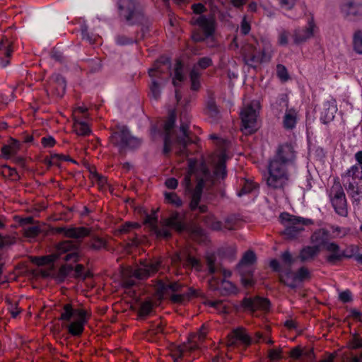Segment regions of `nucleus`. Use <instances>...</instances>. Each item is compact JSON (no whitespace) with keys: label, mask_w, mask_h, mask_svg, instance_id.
Returning a JSON list of instances; mask_svg holds the SVG:
<instances>
[{"label":"nucleus","mask_w":362,"mask_h":362,"mask_svg":"<svg viewBox=\"0 0 362 362\" xmlns=\"http://www.w3.org/2000/svg\"><path fill=\"white\" fill-rule=\"evenodd\" d=\"M66 86L64 78L59 74H54L50 78L47 91L57 97H62L65 93Z\"/></svg>","instance_id":"393cba45"},{"label":"nucleus","mask_w":362,"mask_h":362,"mask_svg":"<svg viewBox=\"0 0 362 362\" xmlns=\"http://www.w3.org/2000/svg\"><path fill=\"white\" fill-rule=\"evenodd\" d=\"M354 49L360 54H362V31H357L354 33L353 38Z\"/></svg>","instance_id":"c03bdc74"},{"label":"nucleus","mask_w":362,"mask_h":362,"mask_svg":"<svg viewBox=\"0 0 362 362\" xmlns=\"http://www.w3.org/2000/svg\"><path fill=\"white\" fill-rule=\"evenodd\" d=\"M289 33L286 30H281L279 34L278 42L281 45H286L288 42Z\"/></svg>","instance_id":"13d9d810"},{"label":"nucleus","mask_w":362,"mask_h":362,"mask_svg":"<svg viewBox=\"0 0 362 362\" xmlns=\"http://www.w3.org/2000/svg\"><path fill=\"white\" fill-rule=\"evenodd\" d=\"M227 156L225 151L221 150L211 156V162L214 165V173L216 178L224 179L226 177L227 172L226 169V161Z\"/></svg>","instance_id":"4be33fe9"},{"label":"nucleus","mask_w":362,"mask_h":362,"mask_svg":"<svg viewBox=\"0 0 362 362\" xmlns=\"http://www.w3.org/2000/svg\"><path fill=\"white\" fill-rule=\"evenodd\" d=\"M342 184L353 203L362 204V167L354 165L341 175Z\"/></svg>","instance_id":"0eeeda50"},{"label":"nucleus","mask_w":362,"mask_h":362,"mask_svg":"<svg viewBox=\"0 0 362 362\" xmlns=\"http://www.w3.org/2000/svg\"><path fill=\"white\" fill-rule=\"evenodd\" d=\"M280 218L283 221H286L283 234L288 240L297 238L304 230V226L308 223H311L310 220L292 216L288 214H281Z\"/></svg>","instance_id":"9b49d317"},{"label":"nucleus","mask_w":362,"mask_h":362,"mask_svg":"<svg viewBox=\"0 0 362 362\" xmlns=\"http://www.w3.org/2000/svg\"><path fill=\"white\" fill-rule=\"evenodd\" d=\"M221 288L226 291L227 293H236L238 288L230 281L224 280L221 282Z\"/></svg>","instance_id":"8fccbe9b"},{"label":"nucleus","mask_w":362,"mask_h":362,"mask_svg":"<svg viewBox=\"0 0 362 362\" xmlns=\"http://www.w3.org/2000/svg\"><path fill=\"white\" fill-rule=\"evenodd\" d=\"M339 300L343 303H348L352 300V294L350 291L346 290L339 294Z\"/></svg>","instance_id":"052dcab7"},{"label":"nucleus","mask_w":362,"mask_h":362,"mask_svg":"<svg viewBox=\"0 0 362 362\" xmlns=\"http://www.w3.org/2000/svg\"><path fill=\"white\" fill-rule=\"evenodd\" d=\"M196 346V344L190 345L187 341V343L176 346L172 351V356L174 358V361L176 362L178 359L182 358L186 352L195 350Z\"/></svg>","instance_id":"f704fd0d"},{"label":"nucleus","mask_w":362,"mask_h":362,"mask_svg":"<svg viewBox=\"0 0 362 362\" xmlns=\"http://www.w3.org/2000/svg\"><path fill=\"white\" fill-rule=\"evenodd\" d=\"M13 52L11 43L7 39L0 42V64L3 67L6 66L9 63V57Z\"/></svg>","instance_id":"473e14b6"},{"label":"nucleus","mask_w":362,"mask_h":362,"mask_svg":"<svg viewBox=\"0 0 362 362\" xmlns=\"http://www.w3.org/2000/svg\"><path fill=\"white\" fill-rule=\"evenodd\" d=\"M310 278V274L309 270L303 267L300 268L296 274L288 272L286 274H281L280 279L281 282L288 286L295 288L297 286L298 283L308 280Z\"/></svg>","instance_id":"aec40b11"},{"label":"nucleus","mask_w":362,"mask_h":362,"mask_svg":"<svg viewBox=\"0 0 362 362\" xmlns=\"http://www.w3.org/2000/svg\"><path fill=\"white\" fill-rule=\"evenodd\" d=\"M329 231L324 229L320 228L315 230L311 236V242L315 244V246H318L320 249L321 246H325L328 243L329 239Z\"/></svg>","instance_id":"72a5a7b5"},{"label":"nucleus","mask_w":362,"mask_h":362,"mask_svg":"<svg viewBox=\"0 0 362 362\" xmlns=\"http://www.w3.org/2000/svg\"><path fill=\"white\" fill-rule=\"evenodd\" d=\"M256 260L255 255L252 251H247L243 255L238 264V270L241 274V281L244 286H252L254 281L252 276V265Z\"/></svg>","instance_id":"dca6fc26"},{"label":"nucleus","mask_w":362,"mask_h":362,"mask_svg":"<svg viewBox=\"0 0 362 362\" xmlns=\"http://www.w3.org/2000/svg\"><path fill=\"white\" fill-rule=\"evenodd\" d=\"M317 27L315 23L314 18H308L307 23L303 27H298L293 30L291 37L293 43L301 45L311 39L316 33Z\"/></svg>","instance_id":"f3484780"},{"label":"nucleus","mask_w":362,"mask_h":362,"mask_svg":"<svg viewBox=\"0 0 362 362\" xmlns=\"http://www.w3.org/2000/svg\"><path fill=\"white\" fill-rule=\"evenodd\" d=\"M358 252V247L356 245H351L348 246L345 250H342V259L343 258H351L356 257V254Z\"/></svg>","instance_id":"09e8293b"},{"label":"nucleus","mask_w":362,"mask_h":362,"mask_svg":"<svg viewBox=\"0 0 362 362\" xmlns=\"http://www.w3.org/2000/svg\"><path fill=\"white\" fill-rule=\"evenodd\" d=\"M318 246H307L303 248L300 252L299 257L301 261L310 260L316 256L320 252Z\"/></svg>","instance_id":"e433bc0d"},{"label":"nucleus","mask_w":362,"mask_h":362,"mask_svg":"<svg viewBox=\"0 0 362 362\" xmlns=\"http://www.w3.org/2000/svg\"><path fill=\"white\" fill-rule=\"evenodd\" d=\"M197 183L196 187L192 192L191 195V202L189 204V206L191 210H195L199 208L200 212L203 213L206 211V206L205 205L199 206V203L201 199V196L202 194V189L204 187V177L199 178L197 176Z\"/></svg>","instance_id":"a878e982"},{"label":"nucleus","mask_w":362,"mask_h":362,"mask_svg":"<svg viewBox=\"0 0 362 362\" xmlns=\"http://www.w3.org/2000/svg\"><path fill=\"white\" fill-rule=\"evenodd\" d=\"M206 335V328L203 325L199 332L196 334H191L188 338V342L190 345L196 344V349H197L199 346V343H201Z\"/></svg>","instance_id":"58836bf2"},{"label":"nucleus","mask_w":362,"mask_h":362,"mask_svg":"<svg viewBox=\"0 0 362 362\" xmlns=\"http://www.w3.org/2000/svg\"><path fill=\"white\" fill-rule=\"evenodd\" d=\"M257 188V185L252 181L245 180L244 184L241 189L238 192V196L241 197L243 195L249 194Z\"/></svg>","instance_id":"79ce46f5"},{"label":"nucleus","mask_w":362,"mask_h":362,"mask_svg":"<svg viewBox=\"0 0 362 362\" xmlns=\"http://www.w3.org/2000/svg\"><path fill=\"white\" fill-rule=\"evenodd\" d=\"M280 103L284 104L286 107L281 117L282 126L287 131L293 130L296 128L300 119L299 111L294 107H289L286 97H282L280 99Z\"/></svg>","instance_id":"6ab92c4d"},{"label":"nucleus","mask_w":362,"mask_h":362,"mask_svg":"<svg viewBox=\"0 0 362 362\" xmlns=\"http://www.w3.org/2000/svg\"><path fill=\"white\" fill-rule=\"evenodd\" d=\"M257 45L259 47L258 49L252 44L247 45L243 48L245 62L252 67H256L262 63L268 62L272 58V49L269 43H267L264 47H261L259 43H257Z\"/></svg>","instance_id":"1a4fd4ad"},{"label":"nucleus","mask_w":362,"mask_h":362,"mask_svg":"<svg viewBox=\"0 0 362 362\" xmlns=\"http://www.w3.org/2000/svg\"><path fill=\"white\" fill-rule=\"evenodd\" d=\"M164 197L165 202L174 206L179 207L182 204L181 199L175 192H165Z\"/></svg>","instance_id":"a19ab883"},{"label":"nucleus","mask_w":362,"mask_h":362,"mask_svg":"<svg viewBox=\"0 0 362 362\" xmlns=\"http://www.w3.org/2000/svg\"><path fill=\"white\" fill-rule=\"evenodd\" d=\"M152 310V305L150 302H144L139 309V314L142 316L148 315Z\"/></svg>","instance_id":"4d7b16f0"},{"label":"nucleus","mask_w":362,"mask_h":362,"mask_svg":"<svg viewBox=\"0 0 362 362\" xmlns=\"http://www.w3.org/2000/svg\"><path fill=\"white\" fill-rule=\"evenodd\" d=\"M329 197L335 212L341 216L348 215L346 199L340 183H334L329 192Z\"/></svg>","instance_id":"ddd939ff"},{"label":"nucleus","mask_w":362,"mask_h":362,"mask_svg":"<svg viewBox=\"0 0 362 362\" xmlns=\"http://www.w3.org/2000/svg\"><path fill=\"white\" fill-rule=\"evenodd\" d=\"M175 112L173 111L164 124L165 136L164 139L163 152L165 154H168L172 150L173 146L177 144L180 146L179 153L185 154L186 146L189 143L192 142V139L189 136V132L188 131L189 117L187 112H183L180 115V132H182V136L174 138L173 128L175 125Z\"/></svg>","instance_id":"f03ea898"},{"label":"nucleus","mask_w":362,"mask_h":362,"mask_svg":"<svg viewBox=\"0 0 362 362\" xmlns=\"http://www.w3.org/2000/svg\"><path fill=\"white\" fill-rule=\"evenodd\" d=\"M289 356L291 358L300 362H310L314 358V352L312 349L296 346L291 350Z\"/></svg>","instance_id":"c85d7f7f"},{"label":"nucleus","mask_w":362,"mask_h":362,"mask_svg":"<svg viewBox=\"0 0 362 362\" xmlns=\"http://www.w3.org/2000/svg\"><path fill=\"white\" fill-rule=\"evenodd\" d=\"M72 269L71 266L64 265L61 267L56 275V279L59 281H63Z\"/></svg>","instance_id":"49530a36"},{"label":"nucleus","mask_w":362,"mask_h":362,"mask_svg":"<svg viewBox=\"0 0 362 362\" xmlns=\"http://www.w3.org/2000/svg\"><path fill=\"white\" fill-rule=\"evenodd\" d=\"M206 305L215 308L219 313H226V306L222 301L220 300H208Z\"/></svg>","instance_id":"603ef678"},{"label":"nucleus","mask_w":362,"mask_h":362,"mask_svg":"<svg viewBox=\"0 0 362 362\" xmlns=\"http://www.w3.org/2000/svg\"><path fill=\"white\" fill-rule=\"evenodd\" d=\"M240 31L243 34L247 35L250 31V23L247 21V18L244 16L240 25Z\"/></svg>","instance_id":"e2e57ef3"},{"label":"nucleus","mask_w":362,"mask_h":362,"mask_svg":"<svg viewBox=\"0 0 362 362\" xmlns=\"http://www.w3.org/2000/svg\"><path fill=\"white\" fill-rule=\"evenodd\" d=\"M212 64V61L209 57H203L201 58L198 63L194 66L191 72H190V81H191V88L194 90H197L199 88L200 82L199 78L201 76V73L199 71V69H204L207 67L210 66Z\"/></svg>","instance_id":"b1692460"},{"label":"nucleus","mask_w":362,"mask_h":362,"mask_svg":"<svg viewBox=\"0 0 362 362\" xmlns=\"http://www.w3.org/2000/svg\"><path fill=\"white\" fill-rule=\"evenodd\" d=\"M138 227L139 224L136 223L126 222L124 224L120 226L117 231L120 233H127L131 231L132 229Z\"/></svg>","instance_id":"5fc2aeb1"},{"label":"nucleus","mask_w":362,"mask_h":362,"mask_svg":"<svg viewBox=\"0 0 362 362\" xmlns=\"http://www.w3.org/2000/svg\"><path fill=\"white\" fill-rule=\"evenodd\" d=\"M20 148V143L15 139H11L8 145L4 146L1 148L2 154L9 158L11 156H14L17 153Z\"/></svg>","instance_id":"4c0bfd02"},{"label":"nucleus","mask_w":362,"mask_h":362,"mask_svg":"<svg viewBox=\"0 0 362 362\" xmlns=\"http://www.w3.org/2000/svg\"><path fill=\"white\" fill-rule=\"evenodd\" d=\"M192 23L197 25L203 32L195 31L192 35V39L196 42L203 41L205 38L211 36L215 30V20L212 16L206 17L199 16L192 19Z\"/></svg>","instance_id":"2eb2a0df"},{"label":"nucleus","mask_w":362,"mask_h":362,"mask_svg":"<svg viewBox=\"0 0 362 362\" xmlns=\"http://www.w3.org/2000/svg\"><path fill=\"white\" fill-rule=\"evenodd\" d=\"M205 223L213 230H221L222 228L221 222L217 221L216 218L212 216H208L204 219Z\"/></svg>","instance_id":"a18cd8bd"},{"label":"nucleus","mask_w":362,"mask_h":362,"mask_svg":"<svg viewBox=\"0 0 362 362\" xmlns=\"http://www.w3.org/2000/svg\"><path fill=\"white\" fill-rule=\"evenodd\" d=\"M74 132L79 136H88L91 133L89 125L83 121L75 119L73 125Z\"/></svg>","instance_id":"ea45409f"},{"label":"nucleus","mask_w":362,"mask_h":362,"mask_svg":"<svg viewBox=\"0 0 362 362\" xmlns=\"http://www.w3.org/2000/svg\"><path fill=\"white\" fill-rule=\"evenodd\" d=\"M132 42L133 40L132 39L128 38L124 35L117 36L116 38V43L119 45H125Z\"/></svg>","instance_id":"69168bd1"},{"label":"nucleus","mask_w":362,"mask_h":362,"mask_svg":"<svg viewBox=\"0 0 362 362\" xmlns=\"http://www.w3.org/2000/svg\"><path fill=\"white\" fill-rule=\"evenodd\" d=\"M325 248L329 252L327 257V262L334 264L342 259V250L337 243L329 242L325 245Z\"/></svg>","instance_id":"2f4dec72"},{"label":"nucleus","mask_w":362,"mask_h":362,"mask_svg":"<svg viewBox=\"0 0 362 362\" xmlns=\"http://www.w3.org/2000/svg\"><path fill=\"white\" fill-rule=\"evenodd\" d=\"M79 244L76 241L65 240L59 243L54 255V258L66 262H76L79 259Z\"/></svg>","instance_id":"f8f14e48"},{"label":"nucleus","mask_w":362,"mask_h":362,"mask_svg":"<svg viewBox=\"0 0 362 362\" xmlns=\"http://www.w3.org/2000/svg\"><path fill=\"white\" fill-rule=\"evenodd\" d=\"M145 222L149 224L157 236L163 238L170 237V229L182 232L187 228L185 216L176 211L171 213L169 217L162 220L161 227L157 226V219L153 216H148Z\"/></svg>","instance_id":"39448f33"},{"label":"nucleus","mask_w":362,"mask_h":362,"mask_svg":"<svg viewBox=\"0 0 362 362\" xmlns=\"http://www.w3.org/2000/svg\"><path fill=\"white\" fill-rule=\"evenodd\" d=\"M296 146L291 142L279 144L269 159L267 183L273 189H282L290 179L288 168L293 166L297 159Z\"/></svg>","instance_id":"f257e3e1"},{"label":"nucleus","mask_w":362,"mask_h":362,"mask_svg":"<svg viewBox=\"0 0 362 362\" xmlns=\"http://www.w3.org/2000/svg\"><path fill=\"white\" fill-rule=\"evenodd\" d=\"M168 69L169 63L168 62H156L153 67L148 71L149 76L152 79L151 84L150 85V95L154 100H158L160 95V87L156 79L161 78L162 73Z\"/></svg>","instance_id":"a211bd4d"},{"label":"nucleus","mask_w":362,"mask_h":362,"mask_svg":"<svg viewBox=\"0 0 362 362\" xmlns=\"http://www.w3.org/2000/svg\"><path fill=\"white\" fill-rule=\"evenodd\" d=\"M340 10L346 17L352 18L362 16V0H345Z\"/></svg>","instance_id":"5701e85b"},{"label":"nucleus","mask_w":362,"mask_h":362,"mask_svg":"<svg viewBox=\"0 0 362 362\" xmlns=\"http://www.w3.org/2000/svg\"><path fill=\"white\" fill-rule=\"evenodd\" d=\"M337 111V107L334 100L325 102L323 104L320 119L324 124L330 122L334 118Z\"/></svg>","instance_id":"7c9ffc66"},{"label":"nucleus","mask_w":362,"mask_h":362,"mask_svg":"<svg viewBox=\"0 0 362 362\" xmlns=\"http://www.w3.org/2000/svg\"><path fill=\"white\" fill-rule=\"evenodd\" d=\"M259 109L260 104L257 100H252L247 104H244L240 112L241 129L244 134H251L258 129L257 117Z\"/></svg>","instance_id":"6e6552de"},{"label":"nucleus","mask_w":362,"mask_h":362,"mask_svg":"<svg viewBox=\"0 0 362 362\" xmlns=\"http://www.w3.org/2000/svg\"><path fill=\"white\" fill-rule=\"evenodd\" d=\"M189 169L188 173L185 175L182 185L185 186L187 191H189L191 188V179L194 175V166L192 161L189 162Z\"/></svg>","instance_id":"de8ad7c7"},{"label":"nucleus","mask_w":362,"mask_h":362,"mask_svg":"<svg viewBox=\"0 0 362 362\" xmlns=\"http://www.w3.org/2000/svg\"><path fill=\"white\" fill-rule=\"evenodd\" d=\"M172 262L175 265L182 263L184 267L191 269L194 268L197 271H199L202 269V264L199 259L192 257L187 252L175 253L172 257Z\"/></svg>","instance_id":"412c9836"},{"label":"nucleus","mask_w":362,"mask_h":362,"mask_svg":"<svg viewBox=\"0 0 362 362\" xmlns=\"http://www.w3.org/2000/svg\"><path fill=\"white\" fill-rule=\"evenodd\" d=\"M4 173H8L9 176L11 177V178L13 180H18L19 179V175L16 171V170L15 168H13L11 167H9V166H7V165H5L4 167Z\"/></svg>","instance_id":"0e129e2a"},{"label":"nucleus","mask_w":362,"mask_h":362,"mask_svg":"<svg viewBox=\"0 0 362 362\" xmlns=\"http://www.w3.org/2000/svg\"><path fill=\"white\" fill-rule=\"evenodd\" d=\"M112 145L117 148L120 153L134 149L141 144V141L132 136L125 126H119L110 138Z\"/></svg>","instance_id":"9d476101"},{"label":"nucleus","mask_w":362,"mask_h":362,"mask_svg":"<svg viewBox=\"0 0 362 362\" xmlns=\"http://www.w3.org/2000/svg\"><path fill=\"white\" fill-rule=\"evenodd\" d=\"M269 301L267 298L256 297L245 298L243 301L244 308L254 312L256 310H267L269 308Z\"/></svg>","instance_id":"cd10ccee"},{"label":"nucleus","mask_w":362,"mask_h":362,"mask_svg":"<svg viewBox=\"0 0 362 362\" xmlns=\"http://www.w3.org/2000/svg\"><path fill=\"white\" fill-rule=\"evenodd\" d=\"M156 293L159 298L168 296L173 303H184L197 296V291L180 282H164L158 281L156 286Z\"/></svg>","instance_id":"7ed1b4c3"},{"label":"nucleus","mask_w":362,"mask_h":362,"mask_svg":"<svg viewBox=\"0 0 362 362\" xmlns=\"http://www.w3.org/2000/svg\"><path fill=\"white\" fill-rule=\"evenodd\" d=\"M118 5L121 16L129 24L139 23L143 19V14L134 0H119Z\"/></svg>","instance_id":"4468645a"},{"label":"nucleus","mask_w":362,"mask_h":362,"mask_svg":"<svg viewBox=\"0 0 362 362\" xmlns=\"http://www.w3.org/2000/svg\"><path fill=\"white\" fill-rule=\"evenodd\" d=\"M90 315L83 308H76L71 304L64 305L60 320L68 322L67 329L72 336H79L84 330V326L89 319Z\"/></svg>","instance_id":"20e7f679"},{"label":"nucleus","mask_w":362,"mask_h":362,"mask_svg":"<svg viewBox=\"0 0 362 362\" xmlns=\"http://www.w3.org/2000/svg\"><path fill=\"white\" fill-rule=\"evenodd\" d=\"M349 347L353 349L362 347V339L357 337L353 338L349 342Z\"/></svg>","instance_id":"338daca9"},{"label":"nucleus","mask_w":362,"mask_h":362,"mask_svg":"<svg viewBox=\"0 0 362 362\" xmlns=\"http://www.w3.org/2000/svg\"><path fill=\"white\" fill-rule=\"evenodd\" d=\"M41 142L45 148L53 147L56 144L55 139L52 136L42 137Z\"/></svg>","instance_id":"680f3d73"},{"label":"nucleus","mask_w":362,"mask_h":362,"mask_svg":"<svg viewBox=\"0 0 362 362\" xmlns=\"http://www.w3.org/2000/svg\"><path fill=\"white\" fill-rule=\"evenodd\" d=\"M185 76L184 74V66L180 61H177L175 64L173 76V83L176 87L184 81Z\"/></svg>","instance_id":"c9c22d12"},{"label":"nucleus","mask_w":362,"mask_h":362,"mask_svg":"<svg viewBox=\"0 0 362 362\" xmlns=\"http://www.w3.org/2000/svg\"><path fill=\"white\" fill-rule=\"evenodd\" d=\"M160 267V262L144 261L136 268L128 269L123 277L122 285L125 288H131L137 284L138 280L146 279L156 274Z\"/></svg>","instance_id":"423d86ee"},{"label":"nucleus","mask_w":362,"mask_h":362,"mask_svg":"<svg viewBox=\"0 0 362 362\" xmlns=\"http://www.w3.org/2000/svg\"><path fill=\"white\" fill-rule=\"evenodd\" d=\"M40 233V228L36 226H31L24 229V235L27 238H33Z\"/></svg>","instance_id":"3c124183"},{"label":"nucleus","mask_w":362,"mask_h":362,"mask_svg":"<svg viewBox=\"0 0 362 362\" xmlns=\"http://www.w3.org/2000/svg\"><path fill=\"white\" fill-rule=\"evenodd\" d=\"M106 246L107 243L105 240L98 236L93 237L90 241V247L93 250H101L105 248Z\"/></svg>","instance_id":"37998d69"},{"label":"nucleus","mask_w":362,"mask_h":362,"mask_svg":"<svg viewBox=\"0 0 362 362\" xmlns=\"http://www.w3.org/2000/svg\"><path fill=\"white\" fill-rule=\"evenodd\" d=\"M178 182L175 178L171 177L168 178L165 181V186L168 189H175L177 187Z\"/></svg>","instance_id":"774afa93"},{"label":"nucleus","mask_w":362,"mask_h":362,"mask_svg":"<svg viewBox=\"0 0 362 362\" xmlns=\"http://www.w3.org/2000/svg\"><path fill=\"white\" fill-rule=\"evenodd\" d=\"M238 341H240L245 346H249L252 343L251 337L243 328H237L228 335V345L233 346Z\"/></svg>","instance_id":"c756f323"},{"label":"nucleus","mask_w":362,"mask_h":362,"mask_svg":"<svg viewBox=\"0 0 362 362\" xmlns=\"http://www.w3.org/2000/svg\"><path fill=\"white\" fill-rule=\"evenodd\" d=\"M281 7L286 10H291L293 8L297 0H278Z\"/></svg>","instance_id":"bf43d9fd"},{"label":"nucleus","mask_w":362,"mask_h":362,"mask_svg":"<svg viewBox=\"0 0 362 362\" xmlns=\"http://www.w3.org/2000/svg\"><path fill=\"white\" fill-rule=\"evenodd\" d=\"M281 353L282 351L280 348L279 349H272L268 351V357L271 361H277L281 358Z\"/></svg>","instance_id":"6e6d98bb"},{"label":"nucleus","mask_w":362,"mask_h":362,"mask_svg":"<svg viewBox=\"0 0 362 362\" xmlns=\"http://www.w3.org/2000/svg\"><path fill=\"white\" fill-rule=\"evenodd\" d=\"M276 73L281 81H286L288 79V74L285 66L282 64H278L276 66Z\"/></svg>","instance_id":"864d4df0"},{"label":"nucleus","mask_w":362,"mask_h":362,"mask_svg":"<svg viewBox=\"0 0 362 362\" xmlns=\"http://www.w3.org/2000/svg\"><path fill=\"white\" fill-rule=\"evenodd\" d=\"M56 231L63 233L67 238L75 239L83 238L90 234V230L86 227H59Z\"/></svg>","instance_id":"bb28decb"}]
</instances>
